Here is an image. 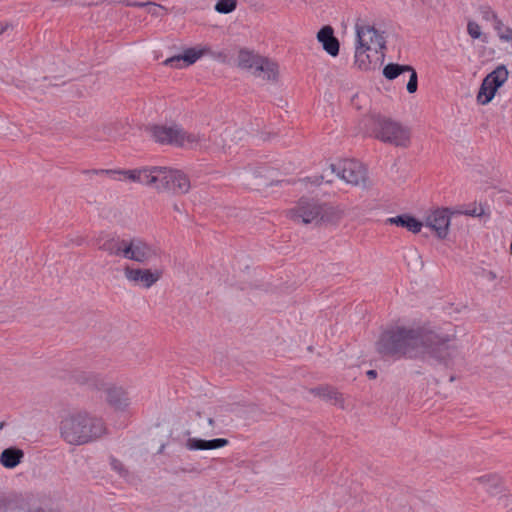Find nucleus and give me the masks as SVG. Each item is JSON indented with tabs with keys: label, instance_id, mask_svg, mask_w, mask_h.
<instances>
[{
	"label": "nucleus",
	"instance_id": "1",
	"mask_svg": "<svg viewBox=\"0 0 512 512\" xmlns=\"http://www.w3.org/2000/svg\"><path fill=\"white\" fill-rule=\"evenodd\" d=\"M456 340V328L450 323L442 326H395L380 335L376 349L383 357L431 358L448 367L459 354Z\"/></svg>",
	"mask_w": 512,
	"mask_h": 512
},
{
	"label": "nucleus",
	"instance_id": "2",
	"mask_svg": "<svg viewBox=\"0 0 512 512\" xmlns=\"http://www.w3.org/2000/svg\"><path fill=\"white\" fill-rule=\"evenodd\" d=\"M59 431L61 438L74 446L96 442L108 434L104 419L86 410L66 414L60 421Z\"/></svg>",
	"mask_w": 512,
	"mask_h": 512
},
{
	"label": "nucleus",
	"instance_id": "3",
	"mask_svg": "<svg viewBox=\"0 0 512 512\" xmlns=\"http://www.w3.org/2000/svg\"><path fill=\"white\" fill-rule=\"evenodd\" d=\"M286 215L296 223L318 224L320 221L339 220L342 213L317 199L302 197L295 207L286 212Z\"/></svg>",
	"mask_w": 512,
	"mask_h": 512
},
{
	"label": "nucleus",
	"instance_id": "4",
	"mask_svg": "<svg viewBox=\"0 0 512 512\" xmlns=\"http://www.w3.org/2000/svg\"><path fill=\"white\" fill-rule=\"evenodd\" d=\"M71 379L90 390L106 392V400L116 409H125L129 405L127 392L122 387L110 385L101 374L75 369L71 373Z\"/></svg>",
	"mask_w": 512,
	"mask_h": 512
},
{
	"label": "nucleus",
	"instance_id": "5",
	"mask_svg": "<svg viewBox=\"0 0 512 512\" xmlns=\"http://www.w3.org/2000/svg\"><path fill=\"white\" fill-rule=\"evenodd\" d=\"M150 137L159 144L173 145L182 148L202 146L203 138L184 131L178 125H153L147 128Z\"/></svg>",
	"mask_w": 512,
	"mask_h": 512
},
{
	"label": "nucleus",
	"instance_id": "6",
	"mask_svg": "<svg viewBox=\"0 0 512 512\" xmlns=\"http://www.w3.org/2000/svg\"><path fill=\"white\" fill-rule=\"evenodd\" d=\"M328 172L330 174H336L337 177L353 186L365 184L367 179L366 168L361 162L355 159H344L330 164L321 176L316 177L314 182L316 184H320L322 181L331 183L332 179L328 178Z\"/></svg>",
	"mask_w": 512,
	"mask_h": 512
},
{
	"label": "nucleus",
	"instance_id": "7",
	"mask_svg": "<svg viewBox=\"0 0 512 512\" xmlns=\"http://www.w3.org/2000/svg\"><path fill=\"white\" fill-rule=\"evenodd\" d=\"M153 188L159 192L173 195H184L190 191L191 183L188 176L181 170L156 166Z\"/></svg>",
	"mask_w": 512,
	"mask_h": 512
},
{
	"label": "nucleus",
	"instance_id": "8",
	"mask_svg": "<svg viewBox=\"0 0 512 512\" xmlns=\"http://www.w3.org/2000/svg\"><path fill=\"white\" fill-rule=\"evenodd\" d=\"M375 137L384 143L407 148L411 142V130L397 121L386 118L374 120Z\"/></svg>",
	"mask_w": 512,
	"mask_h": 512
},
{
	"label": "nucleus",
	"instance_id": "9",
	"mask_svg": "<svg viewBox=\"0 0 512 512\" xmlns=\"http://www.w3.org/2000/svg\"><path fill=\"white\" fill-rule=\"evenodd\" d=\"M160 250L140 237L127 238L124 259L148 264L160 258Z\"/></svg>",
	"mask_w": 512,
	"mask_h": 512
},
{
	"label": "nucleus",
	"instance_id": "10",
	"mask_svg": "<svg viewBox=\"0 0 512 512\" xmlns=\"http://www.w3.org/2000/svg\"><path fill=\"white\" fill-rule=\"evenodd\" d=\"M509 72L505 65L497 66L482 81L477 94V101L486 105L494 98L497 90L507 81Z\"/></svg>",
	"mask_w": 512,
	"mask_h": 512
},
{
	"label": "nucleus",
	"instance_id": "11",
	"mask_svg": "<svg viewBox=\"0 0 512 512\" xmlns=\"http://www.w3.org/2000/svg\"><path fill=\"white\" fill-rule=\"evenodd\" d=\"M357 45L365 47L375 54L384 56L383 50L386 48L383 33L378 31L374 26L368 24H359L355 26Z\"/></svg>",
	"mask_w": 512,
	"mask_h": 512
},
{
	"label": "nucleus",
	"instance_id": "12",
	"mask_svg": "<svg viewBox=\"0 0 512 512\" xmlns=\"http://www.w3.org/2000/svg\"><path fill=\"white\" fill-rule=\"evenodd\" d=\"M155 168L156 166H151L131 170H99L94 172L96 174H108L114 179H116L115 175H120L122 177L119 180H129L153 188Z\"/></svg>",
	"mask_w": 512,
	"mask_h": 512
},
{
	"label": "nucleus",
	"instance_id": "13",
	"mask_svg": "<svg viewBox=\"0 0 512 512\" xmlns=\"http://www.w3.org/2000/svg\"><path fill=\"white\" fill-rule=\"evenodd\" d=\"M127 281L134 285H140L145 289L151 288L162 277L161 269L133 268L126 266L123 270Z\"/></svg>",
	"mask_w": 512,
	"mask_h": 512
},
{
	"label": "nucleus",
	"instance_id": "14",
	"mask_svg": "<svg viewBox=\"0 0 512 512\" xmlns=\"http://www.w3.org/2000/svg\"><path fill=\"white\" fill-rule=\"evenodd\" d=\"M452 215H455L454 210L437 208L427 215L426 226L433 229L440 239H444L448 235Z\"/></svg>",
	"mask_w": 512,
	"mask_h": 512
},
{
	"label": "nucleus",
	"instance_id": "15",
	"mask_svg": "<svg viewBox=\"0 0 512 512\" xmlns=\"http://www.w3.org/2000/svg\"><path fill=\"white\" fill-rule=\"evenodd\" d=\"M404 73H409V81L407 83V91L409 93H415L418 88V77L415 69L409 65H400L396 63H390L383 69V75L388 80H394Z\"/></svg>",
	"mask_w": 512,
	"mask_h": 512
},
{
	"label": "nucleus",
	"instance_id": "16",
	"mask_svg": "<svg viewBox=\"0 0 512 512\" xmlns=\"http://www.w3.org/2000/svg\"><path fill=\"white\" fill-rule=\"evenodd\" d=\"M127 238L105 237L97 240L98 249L110 256L124 258Z\"/></svg>",
	"mask_w": 512,
	"mask_h": 512
},
{
	"label": "nucleus",
	"instance_id": "17",
	"mask_svg": "<svg viewBox=\"0 0 512 512\" xmlns=\"http://www.w3.org/2000/svg\"><path fill=\"white\" fill-rule=\"evenodd\" d=\"M317 39L329 55L335 57L339 54V41L330 26L321 28L317 33Z\"/></svg>",
	"mask_w": 512,
	"mask_h": 512
},
{
	"label": "nucleus",
	"instance_id": "18",
	"mask_svg": "<svg viewBox=\"0 0 512 512\" xmlns=\"http://www.w3.org/2000/svg\"><path fill=\"white\" fill-rule=\"evenodd\" d=\"M229 441L224 438H216L212 440H204L200 438H189L185 447L190 450H214L227 446Z\"/></svg>",
	"mask_w": 512,
	"mask_h": 512
},
{
	"label": "nucleus",
	"instance_id": "19",
	"mask_svg": "<svg viewBox=\"0 0 512 512\" xmlns=\"http://www.w3.org/2000/svg\"><path fill=\"white\" fill-rule=\"evenodd\" d=\"M259 62L253 75L263 80L275 81L278 77V65L265 57H262Z\"/></svg>",
	"mask_w": 512,
	"mask_h": 512
},
{
	"label": "nucleus",
	"instance_id": "20",
	"mask_svg": "<svg viewBox=\"0 0 512 512\" xmlns=\"http://www.w3.org/2000/svg\"><path fill=\"white\" fill-rule=\"evenodd\" d=\"M386 223L404 227L412 233L420 232L423 226L420 221L407 214L390 217L386 220Z\"/></svg>",
	"mask_w": 512,
	"mask_h": 512
},
{
	"label": "nucleus",
	"instance_id": "21",
	"mask_svg": "<svg viewBox=\"0 0 512 512\" xmlns=\"http://www.w3.org/2000/svg\"><path fill=\"white\" fill-rule=\"evenodd\" d=\"M24 452L16 447L4 449L0 455V463L8 469L15 468L23 459Z\"/></svg>",
	"mask_w": 512,
	"mask_h": 512
},
{
	"label": "nucleus",
	"instance_id": "22",
	"mask_svg": "<svg viewBox=\"0 0 512 512\" xmlns=\"http://www.w3.org/2000/svg\"><path fill=\"white\" fill-rule=\"evenodd\" d=\"M369 49L365 47L356 45L355 55H354V65L361 71H368L373 68V61L371 59Z\"/></svg>",
	"mask_w": 512,
	"mask_h": 512
},
{
	"label": "nucleus",
	"instance_id": "23",
	"mask_svg": "<svg viewBox=\"0 0 512 512\" xmlns=\"http://www.w3.org/2000/svg\"><path fill=\"white\" fill-rule=\"evenodd\" d=\"M261 58L262 56L255 54L252 51L242 49L239 51L237 63L240 68L251 70L253 72L256 70Z\"/></svg>",
	"mask_w": 512,
	"mask_h": 512
},
{
	"label": "nucleus",
	"instance_id": "24",
	"mask_svg": "<svg viewBox=\"0 0 512 512\" xmlns=\"http://www.w3.org/2000/svg\"><path fill=\"white\" fill-rule=\"evenodd\" d=\"M477 481L492 495L501 492V479L497 475H485L478 478Z\"/></svg>",
	"mask_w": 512,
	"mask_h": 512
},
{
	"label": "nucleus",
	"instance_id": "25",
	"mask_svg": "<svg viewBox=\"0 0 512 512\" xmlns=\"http://www.w3.org/2000/svg\"><path fill=\"white\" fill-rule=\"evenodd\" d=\"M324 400L331 402L333 405L340 407L341 409H345L344 398L341 393H339L336 389L330 386H326L325 392L322 394Z\"/></svg>",
	"mask_w": 512,
	"mask_h": 512
},
{
	"label": "nucleus",
	"instance_id": "26",
	"mask_svg": "<svg viewBox=\"0 0 512 512\" xmlns=\"http://www.w3.org/2000/svg\"><path fill=\"white\" fill-rule=\"evenodd\" d=\"M467 33L472 39H481L482 42H487V37L482 33L480 25L475 21H468Z\"/></svg>",
	"mask_w": 512,
	"mask_h": 512
},
{
	"label": "nucleus",
	"instance_id": "27",
	"mask_svg": "<svg viewBox=\"0 0 512 512\" xmlns=\"http://www.w3.org/2000/svg\"><path fill=\"white\" fill-rule=\"evenodd\" d=\"M236 6V0H218L215 5V10L221 14H228L234 11Z\"/></svg>",
	"mask_w": 512,
	"mask_h": 512
},
{
	"label": "nucleus",
	"instance_id": "28",
	"mask_svg": "<svg viewBox=\"0 0 512 512\" xmlns=\"http://www.w3.org/2000/svg\"><path fill=\"white\" fill-rule=\"evenodd\" d=\"M203 55V50L189 48L182 54L186 67L194 64Z\"/></svg>",
	"mask_w": 512,
	"mask_h": 512
},
{
	"label": "nucleus",
	"instance_id": "29",
	"mask_svg": "<svg viewBox=\"0 0 512 512\" xmlns=\"http://www.w3.org/2000/svg\"><path fill=\"white\" fill-rule=\"evenodd\" d=\"M479 12L483 20L492 22L493 25L500 19L497 13L488 5L480 6Z\"/></svg>",
	"mask_w": 512,
	"mask_h": 512
},
{
	"label": "nucleus",
	"instance_id": "30",
	"mask_svg": "<svg viewBox=\"0 0 512 512\" xmlns=\"http://www.w3.org/2000/svg\"><path fill=\"white\" fill-rule=\"evenodd\" d=\"M229 142L233 141L232 138V131L226 129L224 133L221 135V141H218L217 139H214V143L218 148H221L223 150L231 149V145Z\"/></svg>",
	"mask_w": 512,
	"mask_h": 512
},
{
	"label": "nucleus",
	"instance_id": "31",
	"mask_svg": "<svg viewBox=\"0 0 512 512\" xmlns=\"http://www.w3.org/2000/svg\"><path fill=\"white\" fill-rule=\"evenodd\" d=\"M163 64L165 66H169V67L176 68V69H181V68L186 67L185 62L182 57V54L175 55V56H172V57L166 59L163 62Z\"/></svg>",
	"mask_w": 512,
	"mask_h": 512
},
{
	"label": "nucleus",
	"instance_id": "32",
	"mask_svg": "<svg viewBox=\"0 0 512 512\" xmlns=\"http://www.w3.org/2000/svg\"><path fill=\"white\" fill-rule=\"evenodd\" d=\"M455 212V215H467V216H472V217H481L483 214H484V210L482 207H473L472 209H466V210H461V209H455L454 210Z\"/></svg>",
	"mask_w": 512,
	"mask_h": 512
},
{
	"label": "nucleus",
	"instance_id": "33",
	"mask_svg": "<svg viewBox=\"0 0 512 512\" xmlns=\"http://www.w3.org/2000/svg\"><path fill=\"white\" fill-rule=\"evenodd\" d=\"M161 10L167 11V8L155 2H150V5L148 6V13H150L152 16H162V14L160 13Z\"/></svg>",
	"mask_w": 512,
	"mask_h": 512
},
{
	"label": "nucleus",
	"instance_id": "34",
	"mask_svg": "<svg viewBox=\"0 0 512 512\" xmlns=\"http://www.w3.org/2000/svg\"><path fill=\"white\" fill-rule=\"evenodd\" d=\"M27 512H59V510L53 506L40 505V506L30 508Z\"/></svg>",
	"mask_w": 512,
	"mask_h": 512
},
{
	"label": "nucleus",
	"instance_id": "35",
	"mask_svg": "<svg viewBox=\"0 0 512 512\" xmlns=\"http://www.w3.org/2000/svg\"><path fill=\"white\" fill-rule=\"evenodd\" d=\"M110 464L113 470L117 471L120 474H124L125 469L121 461H119L116 458H111Z\"/></svg>",
	"mask_w": 512,
	"mask_h": 512
},
{
	"label": "nucleus",
	"instance_id": "36",
	"mask_svg": "<svg viewBox=\"0 0 512 512\" xmlns=\"http://www.w3.org/2000/svg\"><path fill=\"white\" fill-rule=\"evenodd\" d=\"M122 3L125 5V6H129V7H139V8H143V7H147L150 5V1H147V2H139V1H130V0H124L122 1Z\"/></svg>",
	"mask_w": 512,
	"mask_h": 512
},
{
	"label": "nucleus",
	"instance_id": "37",
	"mask_svg": "<svg viewBox=\"0 0 512 512\" xmlns=\"http://www.w3.org/2000/svg\"><path fill=\"white\" fill-rule=\"evenodd\" d=\"M326 386H319L316 388L310 389V392L315 396L322 397V394L325 392Z\"/></svg>",
	"mask_w": 512,
	"mask_h": 512
},
{
	"label": "nucleus",
	"instance_id": "38",
	"mask_svg": "<svg viewBox=\"0 0 512 512\" xmlns=\"http://www.w3.org/2000/svg\"><path fill=\"white\" fill-rule=\"evenodd\" d=\"M483 277L487 280V281H494L496 278H497V275L495 272L493 271H485L483 273Z\"/></svg>",
	"mask_w": 512,
	"mask_h": 512
},
{
	"label": "nucleus",
	"instance_id": "39",
	"mask_svg": "<svg viewBox=\"0 0 512 512\" xmlns=\"http://www.w3.org/2000/svg\"><path fill=\"white\" fill-rule=\"evenodd\" d=\"M8 28V23L6 22H0V35L6 31Z\"/></svg>",
	"mask_w": 512,
	"mask_h": 512
},
{
	"label": "nucleus",
	"instance_id": "40",
	"mask_svg": "<svg viewBox=\"0 0 512 512\" xmlns=\"http://www.w3.org/2000/svg\"><path fill=\"white\" fill-rule=\"evenodd\" d=\"M367 375L370 377V378H375L377 376V372L375 370H369L367 372Z\"/></svg>",
	"mask_w": 512,
	"mask_h": 512
},
{
	"label": "nucleus",
	"instance_id": "41",
	"mask_svg": "<svg viewBox=\"0 0 512 512\" xmlns=\"http://www.w3.org/2000/svg\"><path fill=\"white\" fill-rule=\"evenodd\" d=\"M77 3L82 4V5H91L92 4V2L89 0H77Z\"/></svg>",
	"mask_w": 512,
	"mask_h": 512
},
{
	"label": "nucleus",
	"instance_id": "42",
	"mask_svg": "<svg viewBox=\"0 0 512 512\" xmlns=\"http://www.w3.org/2000/svg\"><path fill=\"white\" fill-rule=\"evenodd\" d=\"M173 209H174V211H176V212H178V213H181V212H182V210H181L180 206H179L177 203H175V204L173 205Z\"/></svg>",
	"mask_w": 512,
	"mask_h": 512
},
{
	"label": "nucleus",
	"instance_id": "43",
	"mask_svg": "<svg viewBox=\"0 0 512 512\" xmlns=\"http://www.w3.org/2000/svg\"><path fill=\"white\" fill-rule=\"evenodd\" d=\"M208 424H209L210 426L214 427V425H215V421H214V419H213V418H209V419H208Z\"/></svg>",
	"mask_w": 512,
	"mask_h": 512
},
{
	"label": "nucleus",
	"instance_id": "44",
	"mask_svg": "<svg viewBox=\"0 0 512 512\" xmlns=\"http://www.w3.org/2000/svg\"><path fill=\"white\" fill-rule=\"evenodd\" d=\"M84 242V239L83 238H78L77 240V245H82Z\"/></svg>",
	"mask_w": 512,
	"mask_h": 512
},
{
	"label": "nucleus",
	"instance_id": "45",
	"mask_svg": "<svg viewBox=\"0 0 512 512\" xmlns=\"http://www.w3.org/2000/svg\"><path fill=\"white\" fill-rule=\"evenodd\" d=\"M4 424H5L4 422H1V423H0V429H2V428H3Z\"/></svg>",
	"mask_w": 512,
	"mask_h": 512
}]
</instances>
